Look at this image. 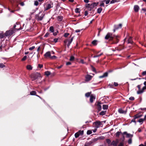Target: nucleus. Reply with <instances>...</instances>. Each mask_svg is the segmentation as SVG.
Here are the masks:
<instances>
[{
	"label": "nucleus",
	"mask_w": 146,
	"mask_h": 146,
	"mask_svg": "<svg viewBox=\"0 0 146 146\" xmlns=\"http://www.w3.org/2000/svg\"><path fill=\"white\" fill-rule=\"evenodd\" d=\"M120 36L119 35H113L112 33H108L105 37L106 40L109 39V40L112 41L111 44H116L119 40Z\"/></svg>",
	"instance_id": "f257e3e1"
},
{
	"label": "nucleus",
	"mask_w": 146,
	"mask_h": 146,
	"mask_svg": "<svg viewBox=\"0 0 146 146\" xmlns=\"http://www.w3.org/2000/svg\"><path fill=\"white\" fill-rule=\"evenodd\" d=\"M98 3V2H94L91 3V4H87L86 7V8H88V10L91 11L95 7L97 6Z\"/></svg>",
	"instance_id": "f03ea898"
},
{
	"label": "nucleus",
	"mask_w": 146,
	"mask_h": 146,
	"mask_svg": "<svg viewBox=\"0 0 146 146\" xmlns=\"http://www.w3.org/2000/svg\"><path fill=\"white\" fill-rule=\"evenodd\" d=\"M40 74L38 72H36L31 74V77L32 78L33 80H34L38 77H40Z\"/></svg>",
	"instance_id": "7ed1b4c3"
},
{
	"label": "nucleus",
	"mask_w": 146,
	"mask_h": 146,
	"mask_svg": "<svg viewBox=\"0 0 146 146\" xmlns=\"http://www.w3.org/2000/svg\"><path fill=\"white\" fill-rule=\"evenodd\" d=\"M41 13V12H39V13L37 14H36L35 15V19L38 21H42L45 15L44 14H42L41 16H40V14Z\"/></svg>",
	"instance_id": "20e7f679"
},
{
	"label": "nucleus",
	"mask_w": 146,
	"mask_h": 146,
	"mask_svg": "<svg viewBox=\"0 0 146 146\" xmlns=\"http://www.w3.org/2000/svg\"><path fill=\"white\" fill-rule=\"evenodd\" d=\"M102 104V103H101L100 102H98L97 105V109L98 111V112L100 111L102 109V106L101 104Z\"/></svg>",
	"instance_id": "39448f33"
},
{
	"label": "nucleus",
	"mask_w": 146,
	"mask_h": 146,
	"mask_svg": "<svg viewBox=\"0 0 146 146\" xmlns=\"http://www.w3.org/2000/svg\"><path fill=\"white\" fill-rule=\"evenodd\" d=\"M52 7L53 4H52V5L48 4L46 5V7H44V11L47 10Z\"/></svg>",
	"instance_id": "423d86ee"
},
{
	"label": "nucleus",
	"mask_w": 146,
	"mask_h": 146,
	"mask_svg": "<svg viewBox=\"0 0 146 146\" xmlns=\"http://www.w3.org/2000/svg\"><path fill=\"white\" fill-rule=\"evenodd\" d=\"M122 134L123 135H126V137L127 138H131L133 137V135L132 134H131L130 133H128L126 131L124 132Z\"/></svg>",
	"instance_id": "0eeeda50"
},
{
	"label": "nucleus",
	"mask_w": 146,
	"mask_h": 146,
	"mask_svg": "<svg viewBox=\"0 0 146 146\" xmlns=\"http://www.w3.org/2000/svg\"><path fill=\"white\" fill-rule=\"evenodd\" d=\"M145 90H146V86H145L143 87L141 90H138L137 92V94H140L144 92Z\"/></svg>",
	"instance_id": "6e6552de"
},
{
	"label": "nucleus",
	"mask_w": 146,
	"mask_h": 146,
	"mask_svg": "<svg viewBox=\"0 0 146 146\" xmlns=\"http://www.w3.org/2000/svg\"><path fill=\"white\" fill-rule=\"evenodd\" d=\"M96 97L95 96L93 95V94H91L90 96V102L91 103L93 102L94 100L95 99Z\"/></svg>",
	"instance_id": "1a4fd4ad"
},
{
	"label": "nucleus",
	"mask_w": 146,
	"mask_h": 146,
	"mask_svg": "<svg viewBox=\"0 0 146 146\" xmlns=\"http://www.w3.org/2000/svg\"><path fill=\"white\" fill-rule=\"evenodd\" d=\"M94 123L95 124V127L98 128L101 125V123L99 121H97L94 122Z\"/></svg>",
	"instance_id": "9d476101"
},
{
	"label": "nucleus",
	"mask_w": 146,
	"mask_h": 146,
	"mask_svg": "<svg viewBox=\"0 0 146 146\" xmlns=\"http://www.w3.org/2000/svg\"><path fill=\"white\" fill-rule=\"evenodd\" d=\"M92 78V76H91L87 74L85 76L86 80V81H89Z\"/></svg>",
	"instance_id": "9b49d317"
},
{
	"label": "nucleus",
	"mask_w": 146,
	"mask_h": 146,
	"mask_svg": "<svg viewBox=\"0 0 146 146\" xmlns=\"http://www.w3.org/2000/svg\"><path fill=\"white\" fill-rule=\"evenodd\" d=\"M44 56L45 58H47L48 57H49L50 58L51 55L50 52L48 51L46 52L44 55Z\"/></svg>",
	"instance_id": "f8f14e48"
},
{
	"label": "nucleus",
	"mask_w": 146,
	"mask_h": 146,
	"mask_svg": "<svg viewBox=\"0 0 146 146\" xmlns=\"http://www.w3.org/2000/svg\"><path fill=\"white\" fill-rule=\"evenodd\" d=\"M124 48V46L120 45H119L117 48H116V50L118 51H120Z\"/></svg>",
	"instance_id": "ddd939ff"
},
{
	"label": "nucleus",
	"mask_w": 146,
	"mask_h": 146,
	"mask_svg": "<svg viewBox=\"0 0 146 146\" xmlns=\"http://www.w3.org/2000/svg\"><path fill=\"white\" fill-rule=\"evenodd\" d=\"M36 92L35 91H32L31 92H30V94L31 95H35L36 96L40 98L41 99V98L40 96H39L38 95L36 94Z\"/></svg>",
	"instance_id": "4468645a"
},
{
	"label": "nucleus",
	"mask_w": 146,
	"mask_h": 146,
	"mask_svg": "<svg viewBox=\"0 0 146 146\" xmlns=\"http://www.w3.org/2000/svg\"><path fill=\"white\" fill-rule=\"evenodd\" d=\"M118 142V141L117 140H116V141L113 140L110 144V145L113 146L117 145Z\"/></svg>",
	"instance_id": "2eb2a0df"
},
{
	"label": "nucleus",
	"mask_w": 146,
	"mask_h": 146,
	"mask_svg": "<svg viewBox=\"0 0 146 146\" xmlns=\"http://www.w3.org/2000/svg\"><path fill=\"white\" fill-rule=\"evenodd\" d=\"M118 111L119 113L122 114H126L127 112L126 111H124L121 108L119 109Z\"/></svg>",
	"instance_id": "dca6fc26"
},
{
	"label": "nucleus",
	"mask_w": 146,
	"mask_h": 146,
	"mask_svg": "<svg viewBox=\"0 0 146 146\" xmlns=\"http://www.w3.org/2000/svg\"><path fill=\"white\" fill-rule=\"evenodd\" d=\"M122 25L121 24H119L118 25H115L114 28H115L116 30L119 29H121L122 27Z\"/></svg>",
	"instance_id": "f3484780"
},
{
	"label": "nucleus",
	"mask_w": 146,
	"mask_h": 146,
	"mask_svg": "<svg viewBox=\"0 0 146 146\" xmlns=\"http://www.w3.org/2000/svg\"><path fill=\"white\" fill-rule=\"evenodd\" d=\"M108 72H106L104 73L102 75L100 76H99V78H102L105 77H107L108 76Z\"/></svg>",
	"instance_id": "a211bd4d"
},
{
	"label": "nucleus",
	"mask_w": 146,
	"mask_h": 146,
	"mask_svg": "<svg viewBox=\"0 0 146 146\" xmlns=\"http://www.w3.org/2000/svg\"><path fill=\"white\" fill-rule=\"evenodd\" d=\"M134 9L135 12H137L139 9V7L137 5H135L134 6Z\"/></svg>",
	"instance_id": "6ab92c4d"
},
{
	"label": "nucleus",
	"mask_w": 146,
	"mask_h": 146,
	"mask_svg": "<svg viewBox=\"0 0 146 146\" xmlns=\"http://www.w3.org/2000/svg\"><path fill=\"white\" fill-rule=\"evenodd\" d=\"M133 42L132 40V37H129L127 40V43H131V44H133Z\"/></svg>",
	"instance_id": "aec40b11"
},
{
	"label": "nucleus",
	"mask_w": 146,
	"mask_h": 146,
	"mask_svg": "<svg viewBox=\"0 0 146 146\" xmlns=\"http://www.w3.org/2000/svg\"><path fill=\"white\" fill-rule=\"evenodd\" d=\"M73 37H72L70 40H69L67 44V46L68 47L70 45L71 43L72 42V41H73Z\"/></svg>",
	"instance_id": "412c9836"
},
{
	"label": "nucleus",
	"mask_w": 146,
	"mask_h": 146,
	"mask_svg": "<svg viewBox=\"0 0 146 146\" xmlns=\"http://www.w3.org/2000/svg\"><path fill=\"white\" fill-rule=\"evenodd\" d=\"M49 31L51 33H53L54 31V27L53 26H50L49 28Z\"/></svg>",
	"instance_id": "4be33fe9"
},
{
	"label": "nucleus",
	"mask_w": 146,
	"mask_h": 146,
	"mask_svg": "<svg viewBox=\"0 0 146 146\" xmlns=\"http://www.w3.org/2000/svg\"><path fill=\"white\" fill-rule=\"evenodd\" d=\"M91 92H88L86 93L85 94V96L87 98L89 97L91 95Z\"/></svg>",
	"instance_id": "5701e85b"
},
{
	"label": "nucleus",
	"mask_w": 146,
	"mask_h": 146,
	"mask_svg": "<svg viewBox=\"0 0 146 146\" xmlns=\"http://www.w3.org/2000/svg\"><path fill=\"white\" fill-rule=\"evenodd\" d=\"M103 109H104V110H107L108 109V105H103Z\"/></svg>",
	"instance_id": "b1692460"
},
{
	"label": "nucleus",
	"mask_w": 146,
	"mask_h": 146,
	"mask_svg": "<svg viewBox=\"0 0 146 146\" xmlns=\"http://www.w3.org/2000/svg\"><path fill=\"white\" fill-rule=\"evenodd\" d=\"M11 31H7L5 33V35L6 36H8L11 35L12 34L11 33Z\"/></svg>",
	"instance_id": "393cba45"
},
{
	"label": "nucleus",
	"mask_w": 146,
	"mask_h": 146,
	"mask_svg": "<svg viewBox=\"0 0 146 146\" xmlns=\"http://www.w3.org/2000/svg\"><path fill=\"white\" fill-rule=\"evenodd\" d=\"M26 67L27 69L29 70H32L33 68L32 66L30 65H27Z\"/></svg>",
	"instance_id": "a878e982"
},
{
	"label": "nucleus",
	"mask_w": 146,
	"mask_h": 146,
	"mask_svg": "<svg viewBox=\"0 0 146 146\" xmlns=\"http://www.w3.org/2000/svg\"><path fill=\"white\" fill-rule=\"evenodd\" d=\"M106 112V111H102L100 113V115H105Z\"/></svg>",
	"instance_id": "bb28decb"
},
{
	"label": "nucleus",
	"mask_w": 146,
	"mask_h": 146,
	"mask_svg": "<svg viewBox=\"0 0 146 146\" xmlns=\"http://www.w3.org/2000/svg\"><path fill=\"white\" fill-rule=\"evenodd\" d=\"M57 18L58 21H61L62 20L63 17L61 16H58V17Z\"/></svg>",
	"instance_id": "cd10ccee"
},
{
	"label": "nucleus",
	"mask_w": 146,
	"mask_h": 146,
	"mask_svg": "<svg viewBox=\"0 0 146 146\" xmlns=\"http://www.w3.org/2000/svg\"><path fill=\"white\" fill-rule=\"evenodd\" d=\"M120 133H122L121 132L117 131L115 134V136L116 137H118L120 135Z\"/></svg>",
	"instance_id": "c85d7f7f"
},
{
	"label": "nucleus",
	"mask_w": 146,
	"mask_h": 146,
	"mask_svg": "<svg viewBox=\"0 0 146 146\" xmlns=\"http://www.w3.org/2000/svg\"><path fill=\"white\" fill-rule=\"evenodd\" d=\"M102 10V8L101 7H100L98 9L97 13H100Z\"/></svg>",
	"instance_id": "c756f323"
},
{
	"label": "nucleus",
	"mask_w": 146,
	"mask_h": 146,
	"mask_svg": "<svg viewBox=\"0 0 146 146\" xmlns=\"http://www.w3.org/2000/svg\"><path fill=\"white\" fill-rule=\"evenodd\" d=\"M97 41L96 40H94L92 42V43L94 45L96 46L97 45Z\"/></svg>",
	"instance_id": "7c9ffc66"
},
{
	"label": "nucleus",
	"mask_w": 146,
	"mask_h": 146,
	"mask_svg": "<svg viewBox=\"0 0 146 146\" xmlns=\"http://www.w3.org/2000/svg\"><path fill=\"white\" fill-rule=\"evenodd\" d=\"M51 74V72L48 71H46L45 72V74L47 76H48Z\"/></svg>",
	"instance_id": "2f4dec72"
},
{
	"label": "nucleus",
	"mask_w": 146,
	"mask_h": 146,
	"mask_svg": "<svg viewBox=\"0 0 146 146\" xmlns=\"http://www.w3.org/2000/svg\"><path fill=\"white\" fill-rule=\"evenodd\" d=\"M133 117L135 119L140 117V116H139V113L136 114Z\"/></svg>",
	"instance_id": "473e14b6"
},
{
	"label": "nucleus",
	"mask_w": 146,
	"mask_h": 146,
	"mask_svg": "<svg viewBox=\"0 0 146 146\" xmlns=\"http://www.w3.org/2000/svg\"><path fill=\"white\" fill-rule=\"evenodd\" d=\"M78 132L79 134L80 135H82L84 134V131L83 130H79Z\"/></svg>",
	"instance_id": "72a5a7b5"
},
{
	"label": "nucleus",
	"mask_w": 146,
	"mask_h": 146,
	"mask_svg": "<svg viewBox=\"0 0 146 146\" xmlns=\"http://www.w3.org/2000/svg\"><path fill=\"white\" fill-rule=\"evenodd\" d=\"M144 120H144L143 119L141 118V119H139L138 121L140 123H141V124H142L143 123V122L144 121Z\"/></svg>",
	"instance_id": "f704fd0d"
},
{
	"label": "nucleus",
	"mask_w": 146,
	"mask_h": 146,
	"mask_svg": "<svg viewBox=\"0 0 146 146\" xmlns=\"http://www.w3.org/2000/svg\"><path fill=\"white\" fill-rule=\"evenodd\" d=\"M119 0H112L110 1L111 4H113L114 3L116 2H118L119 1Z\"/></svg>",
	"instance_id": "c9c22d12"
},
{
	"label": "nucleus",
	"mask_w": 146,
	"mask_h": 146,
	"mask_svg": "<svg viewBox=\"0 0 146 146\" xmlns=\"http://www.w3.org/2000/svg\"><path fill=\"white\" fill-rule=\"evenodd\" d=\"M106 142L108 143V144L110 145L111 143V140L109 139H106Z\"/></svg>",
	"instance_id": "e433bc0d"
},
{
	"label": "nucleus",
	"mask_w": 146,
	"mask_h": 146,
	"mask_svg": "<svg viewBox=\"0 0 146 146\" xmlns=\"http://www.w3.org/2000/svg\"><path fill=\"white\" fill-rule=\"evenodd\" d=\"M75 58L74 56H71L70 57V61H73L74 60Z\"/></svg>",
	"instance_id": "4c0bfd02"
},
{
	"label": "nucleus",
	"mask_w": 146,
	"mask_h": 146,
	"mask_svg": "<svg viewBox=\"0 0 146 146\" xmlns=\"http://www.w3.org/2000/svg\"><path fill=\"white\" fill-rule=\"evenodd\" d=\"M5 66L4 65L3 63H0V67L1 68H3L4 67H5Z\"/></svg>",
	"instance_id": "58836bf2"
},
{
	"label": "nucleus",
	"mask_w": 146,
	"mask_h": 146,
	"mask_svg": "<svg viewBox=\"0 0 146 146\" xmlns=\"http://www.w3.org/2000/svg\"><path fill=\"white\" fill-rule=\"evenodd\" d=\"M103 54V53H102L101 54H99V55H95V56H94L93 57V58H96V57H99L100 56H101V55H102Z\"/></svg>",
	"instance_id": "ea45409f"
},
{
	"label": "nucleus",
	"mask_w": 146,
	"mask_h": 146,
	"mask_svg": "<svg viewBox=\"0 0 146 146\" xmlns=\"http://www.w3.org/2000/svg\"><path fill=\"white\" fill-rule=\"evenodd\" d=\"M79 136V134L78 132L76 133L75 134V136L76 138H78Z\"/></svg>",
	"instance_id": "a19ab883"
},
{
	"label": "nucleus",
	"mask_w": 146,
	"mask_h": 146,
	"mask_svg": "<svg viewBox=\"0 0 146 146\" xmlns=\"http://www.w3.org/2000/svg\"><path fill=\"white\" fill-rule=\"evenodd\" d=\"M79 9L76 8L75 9V12L76 13H80V11H79Z\"/></svg>",
	"instance_id": "79ce46f5"
},
{
	"label": "nucleus",
	"mask_w": 146,
	"mask_h": 146,
	"mask_svg": "<svg viewBox=\"0 0 146 146\" xmlns=\"http://www.w3.org/2000/svg\"><path fill=\"white\" fill-rule=\"evenodd\" d=\"M27 58V56H24L23 57L22 59L21 60L22 61H24Z\"/></svg>",
	"instance_id": "37998d69"
},
{
	"label": "nucleus",
	"mask_w": 146,
	"mask_h": 146,
	"mask_svg": "<svg viewBox=\"0 0 146 146\" xmlns=\"http://www.w3.org/2000/svg\"><path fill=\"white\" fill-rule=\"evenodd\" d=\"M92 131L90 130H88L87 132V134L88 135H90L92 133Z\"/></svg>",
	"instance_id": "c03bdc74"
},
{
	"label": "nucleus",
	"mask_w": 146,
	"mask_h": 146,
	"mask_svg": "<svg viewBox=\"0 0 146 146\" xmlns=\"http://www.w3.org/2000/svg\"><path fill=\"white\" fill-rule=\"evenodd\" d=\"M69 34L68 33H65L64 35V36L65 37H67L69 35Z\"/></svg>",
	"instance_id": "a18cd8bd"
},
{
	"label": "nucleus",
	"mask_w": 146,
	"mask_h": 146,
	"mask_svg": "<svg viewBox=\"0 0 146 146\" xmlns=\"http://www.w3.org/2000/svg\"><path fill=\"white\" fill-rule=\"evenodd\" d=\"M128 143L129 144H131L132 143V139L131 138H130L128 140Z\"/></svg>",
	"instance_id": "49530a36"
},
{
	"label": "nucleus",
	"mask_w": 146,
	"mask_h": 146,
	"mask_svg": "<svg viewBox=\"0 0 146 146\" xmlns=\"http://www.w3.org/2000/svg\"><path fill=\"white\" fill-rule=\"evenodd\" d=\"M91 67L92 68V70L94 72H96V71L95 68L93 66H92Z\"/></svg>",
	"instance_id": "de8ad7c7"
},
{
	"label": "nucleus",
	"mask_w": 146,
	"mask_h": 146,
	"mask_svg": "<svg viewBox=\"0 0 146 146\" xmlns=\"http://www.w3.org/2000/svg\"><path fill=\"white\" fill-rule=\"evenodd\" d=\"M124 143L122 142H120L118 146H123Z\"/></svg>",
	"instance_id": "09e8293b"
},
{
	"label": "nucleus",
	"mask_w": 146,
	"mask_h": 146,
	"mask_svg": "<svg viewBox=\"0 0 146 146\" xmlns=\"http://www.w3.org/2000/svg\"><path fill=\"white\" fill-rule=\"evenodd\" d=\"M136 119H135V118L134 117V118L131 120V122H133L135 123V124L136 123V121L135 120Z\"/></svg>",
	"instance_id": "8fccbe9b"
},
{
	"label": "nucleus",
	"mask_w": 146,
	"mask_h": 146,
	"mask_svg": "<svg viewBox=\"0 0 146 146\" xmlns=\"http://www.w3.org/2000/svg\"><path fill=\"white\" fill-rule=\"evenodd\" d=\"M34 5L36 6L38 5V1H35Z\"/></svg>",
	"instance_id": "3c124183"
},
{
	"label": "nucleus",
	"mask_w": 146,
	"mask_h": 146,
	"mask_svg": "<svg viewBox=\"0 0 146 146\" xmlns=\"http://www.w3.org/2000/svg\"><path fill=\"white\" fill-rule=\"evenodd\" d=\"M43 67V65L41 64H38V67L40 68H41Z\"/></svg>",
	"instance_id": "603ef678"
},
{
	"label": "nucleus",
	"mask_w": 146,
	"mask_h": 146,
	"mask_svg": "<svg viewBox=\"0 0 146 146\" xmlns=\"http://www.w3.org/2000/svg\"><path fill=\"white\" fill-rule=\"evenodd\" d=\"M35 46H32L31 47H30L29 48V50H32L35 48Z\"/></svg>",
	"instance_id": "864d4df0"
},
{
	"label": "nucleus",
	"mask_w": 146,
	"mask_h": 146,
	"mask_svg": "<svg viewBox=\"0 0 146 146\" xmlns=\"http://www.w3.org/2000/svg\"><path fill=\"white\" fill-rule=\"evenodd\" d=\"M50 33L48 32L47 33L44 35V37H47L49 35Z\"/></svg>",
	"instance_id": "5fc2aeb1"
},
{
	"label": "nucleus",
	"mask_w": 146,
	"mask_h": 146,
	"mask_svg": "<svg viewBox=\"0 0 146 146\" xmlns=\"http://www.w3.org/2000/svg\"><path fill=\"white\" fill-rule=\"evenodd\" d=\"M141 84L137 86V88H138V89H139V90H140L141 87Z\"/></svg>",
	"instance_id": "6e6d98bb"
},
{
	"label": "nucleus",
	"mask_w": 146,
	"mask_h": 146,
	"mask_svg": "<svg viewBox=\"0 0 146 146\" xmlns=\"http://www.w3.org/2000/svg\"><path fill=\"white\" fill-rule=\"evenodd\" d=\"M100 7H104V2H102V3L100 4Z\"/></svg>",
	"instance_id": "4d7b16f0"
},
{
	"label": "nucleus",
	"mask_w": 146,
	"mask_h": 146,
	"mask_svg": "<svg viewBox=\"0 0 146 146\" xmlns=\"http://www.w3.org/2000/svg\"><path fill=\"white\" fill-rule=\"evenodd\" d=\"M57 58V57L56 56H55L54 55L52 56H51L50 58L51 59H53L54 58Z\"/></svg>",
	"instance_id": "13d9d810"
},
{
	"label": "nucleus",
	"mask_w": 146,
	"mask_h": 146,
	"mask_svg": "<svg viewBox=\"0 0 146 146\" xmlns=\"http://www.w3.org/2000/svg\"><path fill=\"white\" fill-rule=\"evenodd\" d=\"M58 40V38H55L53 40V41L55 43H56L57 42Z\"/></svg>",
	"instance_id": "bf43d9fd"
},
{
	"label": "nucleus",
	"mask_w": 146,
	"mask_h": 146,
	"mask_svg": "<svg viewBox=\"0 0 146 146\" xmlns=\"http://www.w3.org/2000/svg\"><path fill=\"white\" fill-rule=\"evenodd\" d=\"M129 100H134V98L133 97H131L129 98Z\"/></svg>",
	"instance_id": "052dcab7"
},
{
	"label": "nucleus",
	"mask_w": 146,
	"mask_h": 146,
	"mask_svg": "<svg viewBox=\"0 0 146 146\" xmlns=\"http://www.w3.org/2000/svg\"><path fill=\"white\" fill-rule=\"evenodd\" d=\"M142 75L143 76H145L146 75V71H143L142 73Z\"/></svg>",
	"instance_id": "680f3d73"
},
{
	"label": "nucleus",
	"mask_w": 146,
	"mask_h": 146,
	"mask_svg": "<svg viewBox=\"0 0 146 146\" xmlns=\"http://www.w3.org/2000/svg\"><path fill=\"white\" fill-rule=\"evenodd\" d=\"M118 84L117 83L115 82H114L113 86H118Z\"/></svg>",
	"instance_id": "e2e57ef3"
},
{
	"label": "nucleus",
	"mask_w": 146,
	"mask_h": 146,
	"mask_svg": "<svg viewBox=\"0 0 146 146\" xmlns=\"http://www.w3.org/2000/svg\"><path fill=\"white\" fill-rule=\"evenodd\" d=\"M113 71V70L112 69H110L107 72L108 73L112 72Z\"/></svg>",
	"instance_id": "0e129e2a"
},
{
	"label": "nucleus",
	"mask_w": 146,
	"mask_h": 146,
	"mask_svg": "<svg viewBox=\"0 0 146 146\" xmlns=\"http://www.w3.org/2000/svg\"><path fill=\"white\" fill-rule=\"evenodd\" d=\"M109 86H110V88H113L114 87L113 85L111 84H110Z\"/></svg>",
	"instance_id": "69168bd1"
},
{
	"label": "nucleus",
	"mask_w": 146,
	"mask_h": 146,
	"mask_svg": "<svg viewBox=\"0 0 146 146\" xmlns=\"http://www.w3.org/2000/svg\"><path fill=\"white\" fill-rule=\"evenodd\" d=\"M71 63L70 62H67L66 63V65H71Z\"/></svg>",
	"instance_id": "338daca9"
},
{
	"label": "nucleus",
	"mask_w": 146,
	"mask_h": 146,
	"mask_svg": "<svg viewBox=\"0 0 146 146\" xmlns=\"http://www.w3.org/2000/svg\"><path fill=\"white\" fill-rule=\"evenodd\" d=\"M88 12L87 11H86L84 12V15L85 16H87L88 15Z\"/></svg>",
	"instance_id": "774afa93"
}]
</instances>
